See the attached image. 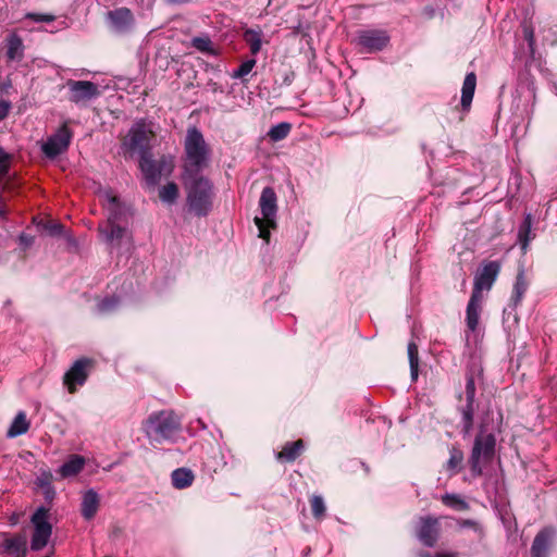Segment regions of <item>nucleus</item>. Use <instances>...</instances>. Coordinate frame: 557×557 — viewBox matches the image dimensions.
Masks as SVG:
<instances>
[{
    "label": "nucleus",
    "instance_id": "nucleus-1",
    "mask_svg": "<svg viewBox=\"0 0 557 557\" xmlns=\"http://www.w3.org/2000/svg\"><path fill=\"white\" fill-rule=\"evenodd\" d=\"M212 151L203 134L196 126H189L184 139L182 175L202 174L209 168Z\"/></svg>",
    "mask_w": 557,
    "mask_h": 557
},
{
    "label": "nucleus",
    "instance_id": "nucleus-2",
    "mask_svg": "<svg viewBox=\"0 0 557 557\" xmlns=\"http://www.w3.org/2000/svg\"><path fill=\"white\" fill-rule=\"evenodd\" d=\"M186 193L188 212L198 218L209 215L213 207L214 186L203 174L181 175Z\"/></svg>",
    "mask_w": 557,
    "mask_h": 557
},
{
    "label": "nucleus",
    "instance_id": "nucleus-3",
    "mask_svg": "<svg viewBox=\"0 0 557 557\" xmlns=\"http://www.w3.org/2000/svg\"><path fill=\"white\" fill-rule=\"evenodd\" d=\"M496 451V436L481 424L476 433L471 454L468 459L470 472L473 478L481 476L483 470L492 463Z\"/></svg>",
    "mask_w": 557,
    "mask_h": 557
},
{
    "label": "nucleus",
    "instance_id": "nucleus-4",
    "mask_svg": "<svg viewBox=\"0 0 557 557\" xmlns=\"http://www.w3.org/2000/svg\"><path fill=\"white\" fill-rule=\"evenodd\" d=\"M146 436L152 443L172 441L181 430V419L172 410L151 413L143 424Z\"/></svg>",
    "mask_w": 557,
    "mask_h": 557
},
{
    "label": "nucleus",
    "instance_id": "nucleus-5",
    "mask_svg": "<svg viewBox=\"0 0 557 557\" xmlns=\"http://www.w3.org/2000/svg\"><path fill=\"white\" fill-rule=\"evenodd\" d=\"M139 168L147 186L156 187L162 177H168L173 173L174 157L163 154L154 160L151 153H144L139 160Z\"/></svg>",
    "mask_w": 557,
    "mask_h": 557
},
{
    "label": "nucleus",
    "instance_id": "nucleus-6",
    "mask_svg": "<svg viewBox=\"0 0 557 557\" xmlns=\"http://www.w3.org/2000/svg\"><path fill=\"white\" fill-rule=\"evenodd\" d=\"M277 198L272 187L262 189L259 206L262 218L256 216L255 224L259 231V237L267 243L270 240V230L276 227Z\"/></svg>",
    "mask_w": 557,
    "mask_h": 557
},
{
    "label": "nucleus",
    "instance_id": "nucleus-7",
    "mask_svg": "<svg viewBox=\"0 0 557 557\" xmlns=\"http://www.w3.org/2000/svg\"><path fill=\"white\" fill-rule=\"evenodd\" d=\"M34 532L30 540L32 550H41L47 546L52 535V525L49 522V509L40 506L36 509L30 518Z\"/></svg>",
    "mask_w": 557,
    "mask_h": 557
},
{
    "label": "nucleus",
    "instance_id": "nucleus-8",
    "mask_svg": "<svg viewBox=\"0 0 557 557\" xmlns=\"http://www.w3.org/2000/svg\"><path fill=\"white\" fill-rule=\"evenodd\" d=\"M535 100L534 85L531 83L519 84L512 95V107L517 114L530 116L533 114Z\"/></svg>",
    "mask_w": 557,
    "mask_h": 557
},
{
    "label": "nucleus",
    "instance_id": "nucleus-9",
    "mask_svg": "<svg viewBox=\"0 0 557 557\" xmlns=\"http://www.w3.org/2000/svg\"><path fill=\"white\" fill-rule=\"evenodd\" d=\"M441 533L440 518L432 516L420 517L416 525L417 539L426 547H434Z\"/></svg>",
    "mask_w": 557,
    "mask_h": 557
},
{
    "label": "nucleus",
    "instance_id": "nucleus-10",
    "mask_svg": "<svg viewBox=\"0 0 557 557\" xmlns=\"http://www.w3.org/2000/svg\"><path fill=\"white\" fill-rule=\"evenodd\" d=\"M72 136L73 133L71 129L66 125H62L42 144L41 151L46 157L54 159L67 150Z\"/></svg>",
    "mask_w": 557,
    "mask_h": 557
},
{
    "label": "nucleus",
    "instance_id": "nucleus-11",
    "mask_svg": "<svg viewBox=\"0 0 557 557\" xmlns=\"http://www.w3.org/2000/svg\"><path fill=\"white\" fill-rule=\"evenodd\" d=\"M123 145L128 151L138 152L140 157L144 153H150L148 149L149 136L144 121H138L131 127Z\"/></svg>",
    "mask_w": 557,
    "mask_h": 557
},
{
    "label": "nucleus",
    "instance_id": "nucleus-12",
    "mask_svg": "<svg viewBox=\"0 0 557 557\" xmlns=\"http://www.w3.org/2000/svg\"><path fill=\"white\" fill-rule=\"evenodd\" d=\"M389 39V35L384 29H362L357 36L358 45L370 53L383 50Z\"/></svg>",
    "mask_w": 557,
    "mask_h": 557
},
{
    "label": "nucleus",
    "instance_id": "nucleus-13",
    "mask_svg": "<svg viewBox=\"0 0 557 557\" xmlns=\"http://www.w3.org/2000/svg\"><path fill=\"white\" fill-rule=\"evenodd\" d=\"M500 271L498 261H490L478 271L474 276L472 294L483 296V290H490Z\"/></svg>",
    "mask_w": 557,
    "mask_h": 557
},
{
    "label": "nucleus",
    "instance_id": "nucleus-14",
    "mask_svg": "<svg viewBox=\"0 0 557 557\" xmlns=\"http://www.w3.org/2000/svg\"><path fill=\"white\" fill-rule=\"evenodd\" d=\"M106 21L110 29L117 34L128 33L135 23L132 11L125 7L108 11Z\"/></svg>",
    "mask_w": 557,
    "mask_h": 557
},
{
    "label": "nucleus",
    "instance_id": "nucleus-15",
    "mask_svg": "<svg viewBox=\"0 0 557 557\" xmlns=\"http://www.w3.org/2000/svg\"><path fill=\"white\" fill-rule=\"evenodd\" d=\"M66 85L70 90V100L77 104L95 99L100 95L98 86L89 81L70 79Z\"/></svg>",
    "mask_w": 557,
    "mask_h": 557
},
{
    "label": "nucleus",
    "instance_id": "nucleus-16",
    "mask_svg": "<svg viewBox=\"0 0 557 557\" xmlns=\"http://www.w3.org/2000/svg\"><path fill=\"white\" fill-rule=\"evenodd\" d=\"M100 199L108 212L107 224L120 223L125 220L128 209L112 191L101 193Z\"/></svg>",
    "mask_w": 557,
    "mask_h": 557
},
{
    "label": "nucleus",
    "instance_id": "nucleus-17",
    "mask_svg": "<svg viewBox=\"0 0 557 557\" xmlns=\"http://www.w3.org/2000/svg\"><path fill=\"white\" fill-rule=\"evenodd\" d=\"M90 361L87 358L76 360L70 370L64 374L63 383L67 387L70 393L76 392L77 385H83L87 377V368Z\"/></svg>",
    "mask_w": 557,
    "mask_h": 557
},
{
    "label": "nucleus",
    "instance_id": "nucleus-18",
    "mask_svg": "<svg viewBox=\"0 0 557 557\" xmlns=\"http://www.w3.org/2000/svg\"><path fill=\"white\" fill-rule=\"evenodd\" d=\"M98 230L103 240L112 248L119 247L127 235V228L120 223L100 224Z\"/></svg>",
    "mask_w": 557,
    "mask_h": 557
},
{
    "label": "nucleus",
    "instance_id": "nucleus-19",
    "mask_svg": "<svg viewBox=\"0 0 557 557\" xmlns=\"http://www.w3.org/2000/svg\"><path fill=\"white\" fill-rule=\"evenodd\" d=\"M555 531L552 528H545L541 530L531 546L532 557H547Z\"/></svg>",
    "mask_w": 557,
    "mask_h": 557
},
{
    "label": "nucleus",
    "instance_id": "nucleus-20",
    "mask_svg": "<svg viewBox=\"0 0 557 557\" xmlns=\"http://www.w3.org/2000/svg\"><path fill=\"white\" fill-rule=\"evenodd\" d=\"M100 506V496L99 494L94 490L89 488L87 490L82 497V504H81V513L83 518L87 521L91 520Z\"/></svg>",
    "mask_w": 557,
    "mask_h": 557
},
{
    "label": "nucleus",
    "instance_id": "nucleus-21",
    "mask_svg": "<svg viewBox=\"0 0 557 557\" xmlns=\"http://www.w3.org/2000/svg\"><path fill=\"white\" fill-rule=\"evenodd\" d=\"M483 296L471 294L467 310H466V323L470 331L474 332L479 325L480 313L482 310Z\"/></svg>",
    "mask_w": 557,
    "mask_h": 557
},
{
    "label": "nucleus",
    "instance_id": "nucleus-22",
    "mask_svg": "<svg viewBox=\"0 0 557 557\" xmlns=\"http://www.w3.org/2000/svg\"><path fill=\"white\" fill-rule=\"evenodd\" d=\"M7 58L9 61H21L24 57V44L22 38L12 33L5 38Z\"/></svg>",
    "mask_w": 557,
    "mask_h": 557
},
{
    "label": "nucleus",
    "instance_id": "nucleus-23",
    "mask_svg": "<svg viewBox=\"0 0 557 557\" xmlns=\"http://www.w3.org/2000/svg\"><path fill=\"white\" fill-rule=\"evenodd\" d=\"M476 86V76L473 72L466 75L461 88V107L465 111L470 109Z\"/></svg>",
    "mask_w": 557,
    "mask_h": 557
},
{
    "label": "nucleus",
    "instance_id": "nucleus-24",
    "mask_svg": "<svg viewBox=\"0 0 557 557\" xmlns=\"http://www.w3.org/2000/svg\"><path fill=\"white\" fill-rule=\"evenodd\" d=\"M85 466V458L79 455H72L58 470L61 478H71L78 474Z\"/></svg>",
    "mask_w": 557,
    "mask_h": 557
},
{
    "label": "nucleus",
    "instance_id": "nucleus-25",
    "mask_svg": "<svg viewBox=\"0 0 557 557\" xmlns=\"http://www.w3.org/2000/svg\"><path fill=\"white\" fill-rule=\"evenodd\" d=\"M194 473L188 468L175 469L171 474L172 485L177 490L189 487L194 482Z\"/></svg>",
    "mask_w": 557,
    "mask_h": 557
},
{
    "label": "nucleus",
    "instance_id": "nucleus-26",
    "mask_svg": "<svg viewBox=\"0 0 557 557\" xmlns=\"http://www.w3.org/2000/svg\"><path fill=\"white\" fill-rule=\"evenodd\" d=\"M459 411L461 413V433L466 437L473 429L474 401L466 400V405L461 406Z\"/></svg>",
    "mask_w": 557,
    "mask_h": 557
},
{
    "label": "nucleus",
    "instance_id": "nucleus-27",
    "mask_svg": "<svg viewBox=\"0 0 557 557\" xmlns=\"http://www.w3.org/2000/svg\"><path fill=\"white\" fill-rule=\"evenodd\" d=\"M36 485L41 490L47 502L53 500L55 497V490L52 485V473L50 471H42L36 478Z\"/></svg>",
    "mask_w": 557,
    "mask_h": 557
},
{
    "label": "nucleus",
    "instance_id": "nucleus-28",
    "mask_svg": "<svg viewBox=\"0 0 557 557\" xmlns=\"http://www.w3.org/2000/svg\"><path fill=\"white\" fill-rule=\"evenodd\" d=\"M304 449V442L298 440L296 442L286 443L283 449L277 453L276 458L280 461L292 462L300 455Z\"/></svg>",
    "mask_w": 557,
    "mask_h": 557
},
{
    "label": "nucleus",
    "instance_id": "nucleus-29",
    "mask_svg": "<svg viewBox=\"0 0 557 557\" xmlns=\"http://www.w3.org/2000/svg\"><path fill=\"white\" fill-rule=\"evenodd\" d=\"M2 547L12 557L26 556V541L21 536L4 540Z\"/></svg>",
    "mask_w": 557,
    "mask_h": 557
},
{
    "label": "nucleus",
    "instance_id": "nucleus-30",
    "mask_svg": "<svg viewBox=\"0 0 557 557\" xmlns=\"http://www.w3.org/2000/svg\"><path fill=\"white\" fill-rule=\"evenodd\" d=\"M28 429L29 422L26 418V414L24 411H20L12 421L7 432V436L10 438L17 437L20 435L25 434L28 431Z\"/></svg>",
    "mask_w": 557,
    "mask_h": 557
},
{
    "label": "nucleus",
    "instance_id": "nucleus-31",
    "mask_svg": "<svg viewBox=\"0 0 557 557\" xmlns=\"http://www.w3.org/2000/svg\"><path fill=\"white\" fill-rule=\"evenodd\" d=\"M532 238V215L527 213L518 230V240L523 251H527Z\"/></svg>",
    "mask_w": 557,
    "mask_h": 557
},
{
    "label": "nucleus",
    "instance_id": "nucleus-32",
    "mask_svg": "<svg viewBox=\"0 0 557 557\" xmlns=\"http://www.w3.org/2000/svg\"><path fill=\"white\" fill-rule=\"evenodd\" d=\"M528 282L523 270H520L516 276V282L512 289L511 301L513 307H517L528 289Z\"/></svg>",
    "mask_w": 557,
    "mask_h": 557
},
{
    "label": "nucleus",
    "instance_id": "nucleus-33",
    "mask_svg": "<svg viewBox=\"0 0 557 557\" xmlns=\"http://www.w3.org/2000/svg\"><path fill=\"white\" fill-rule=\"evenodd\" d=\"M244 40L249 46L251 54L256 55L262 45V32L260 29L248 28L244 32Z\"/></svg>",
    "mask_w": 557,
    "mask_h": 557
},
{
    "label": "nucleus",
    "instance_id": "nucleus-34",
    "mask_svg": "<svg viewBox=\"0 0 557 557\" xmlns=\"http://www.w3.org/2000/svg\"><path fill=\"white\" fill-rule=\"evenodd\" d=\"M442 503L458 511H466L469 509V504L458 494H444L442 496Z\"/></svg>",
    "mask_w": 557,
    "mask_h": 557
},
{
    "label": "nucleus",
    "instance_id": "nucleus-35",
    "mask_svg": "<svg viewBox=\"0 0 557 557\" xmlns=\"http://www.w3.org/2000/svg\"><path fill=\"white\" fill-rule=\"evenodd\" d=\"M457 527L459 529H470L476 535L478 541H482L485 537V530L481 522L472 519H458Z\"/></svg>",
    "mask_w": 557,
    "mask_h": 557
},
{
    "label": "nucleus",
    "instance_id": "nucleus-36",
    "mask_svg": "<svg viewBox=\"0 0 557 557\" xmlns=\"http://www.w3.org/2000/svg\"><path fill=\"white\" fill-rule=\"evenodd\" d=\"M159 196L164 203L172 205L178 198V186L170 182L160 189Z\"/></svg>",
    "mask_w": 557,
    "mask_h": 557
},
{
    "label": "nucleus",
    "instance_id": "nucleus-37",
    "mask_svg": "<svg viewBox=\"0 0 557 557\" xmlns=\"http://www.w3.org/2000/svg\"><path fill=\"white\" fill-rule=\"evenodd\" d=\"M462 461L463 453L457 447H451L449 450V459L446 463L447 470L451 471L453 473L459 472Z\"/></svg>",
    "mask_w": 557,
    "mask_h": 557
},
{
    "label": "nucleus",
    "instance_id": "nucleus-38",
    "mask_svg": "<svg viewBox=\"0 0 557 557\" xmlns=\"http://www.w3.org/2000/svg\"><path fill=\"white\" fill-rule=\"evenodd\" d=\"M292 129V125L287 122H281L272 126L268 133L273 141H280L286 138Z\"/></svg>",
    "mask_w": 557,
    "mask_h": 557
},
{
    "label": "nucleus",
    "instance_id": "nucleus-39",
    "mask_svg": "<svg viewBox=\"0 0 557 557\" xmlns=\"http://www.w3.org/2000/svg\"><path fill=\"white\" fill-rule=\"evenodd\" d=\"M408 358H409L410 373H411L412 380H417L419 358H418V346L414 343L408 344Z\"/></svg>",
    "mask_w": 557,
    "mask_h": 557
},
{
    "label": "nucleus",
    "instance_id": "nucleus-40",
    "mask_svg": "<svg viewBox=\"0 0 557 557\" xmlns=\"http://www.w3.org/2000/svg\"><path fill=\"white\" fill-rule=\"evenodd\" d=\"M312 515L315 519L320 520L324 517L326 507L322 496L313 495L310 499Z\"/></svg>",
    "mask_w": 557,
    "mask_h": 557
},
{
    "label": "nucleus",
    "instance_id": "nucleus-41",
    "mask_svg": "<svg viewBox=\"0 0 557 557\" xmlns=\"http://www.w3.org/2000/svg\"><path fill=\"white\" fill-rule=\"evenodd\" d=\"M119 304H120L119 297H116V296L107 297L97 304V310L100 313L111 312L117 308Z\"/></svg>",
    "mask_w": 557,
    "mask_h": 557
},
{
    "label": "nucleus",
    "instance_id": "nucleus-42",
    "mask_svg": "<svg viewBox=\"0 0 557 557\" xmlns=\"http://www.w3.org/2000/svg\"><path fill=\"white\" fill-rule=\"evenodd\" d=\"M256 65L255 59L244 61L232 74L233 78H243L248 75Z\"/></svg>",
    "mask_w": 557,
    "mask_h": 557
},
{
    "label": "nucleus",
    "instance_id": "nucleus-43",
    "mask_svg": "<svg viewBox=\"0 0 557 557\" xmlns=\"http://www.w3.org/2000/svg\"><path fill=\"white\" fill-rule=\"evenodd\" d=\"M475 391H476V388H475L474 377L472 374H468L467 379H466V388H465L466 400H468L469 403L474 401Z\"/></svg>",
    "mask_w": 557,
    "mask_h": 557
},
{
    "label": "nucleus",
    "instance_id": "nucleus-44",
    "mask_svg": "<svg viewBox=\"0 0 557 557\" xmlns=\"http://www.w3.org/2000/svg\"><path fill=\"white\" fill-rule=\"evenodd\" d=\"M194 47L202 52H207L211 49V40L209 38L196 37L193 40Z\"/></svg>",
    "mask_w": 557,
    "mask_h": 557
},
{
    "label": "nucleus",
    "instance_id": "nucleus-45",
    "mask_svg": "<svg viewBox=\"0 0 557 557\" xmlns=\"http://www.w3.org/2000/svg\"><path fill=\"white\" fill-rule=\"evenodd\" d=\"M26 18L33 20L35 22H46L50 23L54 21V15L52 14H39V13H27L25 15Z\"/></svg>",
    "mask_w": 557,
    "mask_h": 557
},
{
    "label": "nucleus",
    "instance_id": "nucleus-46",
    "mask_svg": "<svg viewBox=\"0 0 557 557\" xmlns=\"http://www.w3.org/2000/svg\"><path fill=\"white\" fill-rule=\"evenodd\" d=\"M18 243L22 247H24L25 249L30 247L34 243V237L32 235H28V234H25V233H22L20 236H18Z\"/></svg>",
    "mask_w": 557,
    "mask_h": 557
},
{
    "label": "nucleus",
    "instance_id": "nucleus-47",
    "mask_svg": "<svg viewBox=\"0 0 557 557\" xmlns=\"http://www.w3.org/2000/svg\"><path fill=\"white\" fill-rule=\"evenodd\" d=\"M10 102L0 100V121L4 120L10 111Z\"/></svg>",
    "mask_w": 557,
    "mask_h": 557
},
{
    "label": "nucleus",
    "instance_id": "nucleus-48",
    "mask_svg": "<svg viewBox=\"0 0 557 557\" xmlns=\"http://www.w3.org/2000/svg\"><path fill=\"white\" fill-rule=\"evenodd\" d=\"M47 228L50 235L55 236L61 234L63 226L59 223H55L49 225Z\"/></svg>",
    "mask_w": 557,
    "mask_h": 557
},
{
    "label": "nucleus",
    "instance_id": "nucleus-49",
    "mask_svg": "<svg viewBox=\"0 0 557 557\" xmlns=\"http://www.w3.org/2000/svg\"><path fill=\"white\" fill-rule=\"evenodd\" d=\"M524 36L525 39L529 42V46L532 47L534 45V33L532 28L525 27L524 28Z\"/></svg>",
    "mask_w": 557,
    "mask_h": 557
},
{
    "label": "nucleus",
    "instance_id": "nucleus-50",
    "mask_svg": "<svg viewBox=\"0 0 557 557\" xmlns=\"http://www.w3.org/2000/svg\"><path fill=\"white\" fill-rule=\"evenodd\" d=\"M168 1L171 2V3H186L189 0H168Z\"/></svg>",
    "mask_w": 557,
    "mask_h": 557
},
{
    "label": "nucleus",
    "instance_id": "nucleus-51",
    "mask_svg": "<svg viewBox=\"0 0 557 557\" xmlns=\"http://www.w3.org/2000/svg\"><path fill=\"white\" fill-rule=\"evenodd\" d=\"M5 215V210L2 206H0V216H4Z\"/></svg>",
    "mask_w": 557,
    "mask_h": 557
},
{
    "label": "nucleus",
    "instance_id": "nucleus-52",
    "mask_svg": "<svg viewBox=\"0 0 557 557\" xmlns=\"http://www.w3.org/2000/svg\"><path fill=\"white\" fill-rule=\"evenodd\" d=\"M420 557H433V555H431L429 553H424V554H421Z\"/></svg>",
    "mask_w": 557,
    "mask_h": 557
}]
</instances>
